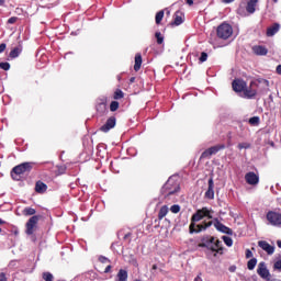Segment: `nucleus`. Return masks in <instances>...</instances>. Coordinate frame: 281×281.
Wrapping results in <instances>:
<instances>
[{
	"mask_svg": "<svg viewBox=\"0 0 281 281\" xmlns=\"http://www.w3.org/2000/svg\"><path fill=\"white\" fill-rule=\"evenodd\" d=\"M257 273L258 276H260V278H263V280L269 279V270L267 269V266L265 265V262H260L257 269Z\"/></svg>",
	"mask_w": 281,
	"mask_h": 281,
	"instance_id": "obj_11",
	"label": "nucleus"
},
{
	"mask_svg": "<svg viewBox=\"0 0 281 281\" xmlns=\"http://www.w3.org/2000/svg\"><path fill=\"white\" fill-rule=\"evenodd\" d=\"M256 265H258V260L256 258L250 259L247 263L249 271H254V269H256Z\"/></svg>",
	"mask_w": 281,
	"mask_h": 281,
	"instance_id": "obj_24",
	"label": "nucleus"
},
{
	"mask_svg": "<svg viewBox=\"0 0 281 281\" xmlns=\"http://www.w3.org/2000/svg\"><path fill=\"white\" fill-rule=\"evenodd\" d=\"M120 109V103L117 101H112L110 104V111H117Z\"/></svg>",
	"mask_w": 281,
	"mask_h": 281,
	"instance_id": "obj_30",
	"label": "nucleus"
},
{
	"mask_svg": "<svg viewBox=\"0 0 281 281\" xmlns=\"http://www.w3.org/2000/svg\"><path fill=\"white\" fill-rule=\"evenodd\" d=\"M130 82H135V77H132V78L130 79Z\"/></svg>",
	"mask_w": 281,
	"mask_h": 281,
	"instance_id": "obj_51",
	"label": "nucleus"
},
{
	"mask_svg": "<svg viewBox=\"0 0 281 281\" xmlns=\"http://www.w3.org/2000/svg\"><path fill=\"white\" fill-rule=\"evenodd\" d=\"M205 198L214 199V179L212 178H210L209 180V188H207V191L205 192Z\"/></svg>",
	"mask_w": 281,
	"mask_h": 281,
	"instance_id": "obj_14",
	"label": "nucleus"
},
{
	"mask_svg": "<svg viewBox=\"0 0 281 281\" xmlns=\"http://www.w3.org/2000/svg\"><path fill=\"white\" fill-rule=\"evenodd\" d=\"M124 98V92L122 90H116L114 93V100H122Z\"/></svg>",
	"mask_w": 281,
	"mask_h": 281,
	"instance_id": "obj_31",
	"label": "nucleus"
},
{
	"mask_svg": "<svg viewBox=\"0 0 281 281\" xmlns=\"http://www.w3.org/2000/svg\"><path fill=\"white\" fill-rule=\"evenodd\" d=\"M246 88H247V82H245V80L236 79V80L233 81V89L237 93H240L241 91H245Z\"/></svg>",
	"mask_w": 281,
	"mask_h": 281,
	"instance_id": "obj_8",
	"label": "nucleus"
},
{
	"mask_svg": "<svg viewBox=\"0 0 281 281\" xmlns=\"http://www.w3.org/2000/svg\"><path fill=\"white\" fill-rule=\"evenodd\" d=\"M246 258H254V252H251L249 249L246 250Z\"/></svg>",
	"mask_w": 281,
	"mask_h": 281,
	"instance_id": "obj_41",
	"label": "nucleus"
},
{
	"mask_svg": "<svg viewBox=\"0 0 281 281\" xmlns=\"http://www.w3.org/2000/svg\"><path fill=\"white\" fill-rule=\"evenodd\" d=\"M223 240L227 247H232L234 245V240L231 237L223 236Z\"/></svg>",
	"mask_w": 281,
	"mask_h": 281,
	"instance_id": "obj_28",
	"label": "nucleus"
},
{
	"mask_svg": "<svg viewBox=\"0 0 281 281\" xmlns=\"http://www.w3.org/2000/svg\"><path fill=\"white\" fill-rule=\"evenodd\" d=\"M245 180L249 186H258L260 178L254 172H248L245 176Z\"/></svg>",
	"mask_w": 281,
	"mask_h": 281,
	"instance_id": "obj_9",
	"label": "nucleus"
},
{
	"mask_svg": "<svg viewBox=\"0 0 281 281\" xmlns=\"http://www.w3.org/2000/svg\"><path fill=\"white\" fill-rule=\"evenodd\" d=\"M207 60V53H202L200 56V63H205Z\"/></svg>",
	"mask_w": 281,
	"mask_h": 281,
	"instance_id": "obj_37",
	"label": "nucleus"
},
{
	"mask_svg": "<svg viewBox=\"0 0 281 281\" xmlns=\"http://www.w3.org/2000/svg\"><path fill=\"white\" fill-rule=\"evenodd\" d=\"M280 31V24H273L267 30V36H276Z\"/></svg>",
	"mask_w": 281,
	"mask_h": 281,
	"instance_id": "obj_19",
	"label": "nucleus"
},
{
	"mask_svg": "<svg viewBox=\"0 0 281 281\" xmlns=\"http://www.w3.org/2000/svg\"><path fill=\"white\" fill-rule=\"evenodd\" d=\"M111 128H115V117L114 116H111L110 119H108L105 124L100 127V131H102V133H109L111 131Z\"/></svg>",
	"mask_w": 281,
	"mask_h": 281,
	"instance_id": "obj_10",
	"label": "nucleus"
},
{
	"mask_svg": "<svg viewBox=\"0 0 281 281\" xmlns=\"http://www.w3.org/2000/svg\"><path fill=\"white\" fill-rule=\"evenodd\" d=\"M266 218L269 223V225H272L273 227H280L281 225V213L269 211L266 215Z\"/></svg>",
	"mask_w": 281,
	"mask_h": 281,
	"instance_id": "obj_4",
	"label": "nucleus"
},
{
	"mask_svg": "<svg viewBox=\"0 0 281 281\" xmlns=\"http://www.w3.org/2000/svg\"><path fill=\"white\" fill-rule=\"evenodd\" d=\"M43 279L45 281H54V274L49 273V272H46V273L43 274Z\"/></svg>",
	"mask_w": 281,
	"mask_h": 281,
	"instance_id": "obj_32",
	"label": "nucleus"
},
{
	"mask_svg": "<svg viewBox=\"0 0 281 281\" xmlns=\"http://www.w3.org/2000/svg\"><path fill=\"white\" fill-rule=\"evenodd\" d=\"M0 281H8V279L5 278V273H0Z\"/></svg>",
	"mask_w": 281,
	"mask_h": 281,
	"instance_id": "obj_42",
	"label": "nucleus"
},
{
	"mask_svg": "<svg viewBox=\"0 0 281 281\" xmlns=\"http://www.w3.org/2000/svg\"><path fill=\"white\" fill-rule=\"evenodd\" d=\"M225 148V145H215L202 153V158L205 159L207 157H212V155H216L218 150H223Z\"/></svg>",
	"mask_w": 281,
	"mask_h": 281,
	"instance_id": "obj_6",
	"label": "nucleus"
},
{
	"mask_svg": "<svg viewBox=\"0 0 281 281\" xmlns=\"http://www.w3.org/2000/svg\"><path fill=\"white\" fill-rule=\"evenodd\" d=\"M30 170H32V164L30 162L18 165L12 169L11 177L14 181H20L21 175H25V172H30Z\"/></svg>",
	"mask_w": 281,
	"mask_h": 281,
	"instance_id": "obj_2",
	"label": "nucleus"
},
{
	"mask_svg": "<svg viewBox=\"0 0 281 281\" xmlns=\"http://www.w3.org/2000/svg\"><path fill=\"white\" fill-rule=\"evenodd\" d=\"M232 34H234V29H232V25L227 23H222L217 27V36L218 38H223V41H227Z\"/></svg>",
	"mask_w": 281,
	"mask_h": 281,
	"instance_id": "obj_3",
	"label": "nucleus"
},
{
	"mask_svg": "<svg viewBox=\"0 0 281 281\" xmlns=\"http://www.w3.org/2000/svg\"><path fill=\"white\" fill-rule=\"evenodd\" d=\"M161 21H164V10L159 11L156 14V24L159 25V23H161Z\"/></svg>",
	"mask_w": 281,
	"mask_h": 281,
	"instance_id": "obj_27",
	"label": "nucleus"
},
{
	"mask_svg": "<svg viewBox=\"0 0 281 281\" xmlns=\"http://www.w3.org/2000/svg\"><path fill=\"white\" fill-rule=\"evenodd\" d=\"M200 247H205V244H201Z\"/></svg>",
	"mask_w": 281,
	"mask_h": 281,
	"instance_id": "obj_55",
	"label": "nucleus"
},
{
	"mask_svg": "<svg viewBox=\"0 0 281 281\" xmlns=\"http://www.w3.org/2000/svg\"><path fill=\"white\" fill-rule=\"evenodd\" d=\"M126 280H128V272L124 269L119 270L115 281H126Z\"/></svg>",
	"mask_w": 281,
	"mask_h": 281,
	"instance_id": "obj_18",
	"label": "nucleus"
},
{
	"mask_svg": "<svg viewBox=\"0 0 281 281\" xmlns=\"http://www.w3.org/2000/svg\"><path fill=\"white\" fill-rule=\"evenodd\" d=\"M99 260H100L103 265H106V262H110L109 258L103 257V256L99 257Z\"/></svg>",
	"mask_w": 281,
	"mask_h": 281,
	"instance_id": "obj_38",
	"label": "nucleus"
},
{
	"mask_svg": "<svg viewBox=\"0 0 281 281\" xmlns=\"http://www.w3.org/2000/svg\"><path fill=\"white\" fill-rule=\"evenodd\" d=\"M38 223V216L34 215L32 216L29 222L26 223V234L29 236H32V234H34V227H36Z\"/></svg>",
	"mask_w": 281,
	"mask_h": 281,
	"instance_id": "obj_7",
	"label": "nucleus"
},
{
	"mask_svg": "<svg viewBox=\"0 0 281 281\" xmlns=\"http://www.w3.org/2000/svg\"><path fill=\"white\" fill-rule=\"evenodd\" d=\"M139 69H142V55L137 54L135 56L134 71H139Z\"/></svg>",
	"mask_w": 281,
	"mask_h": 281,
	"instance_id": "obj_21",
	"label": "nucleus"
},
{
	"mask_svg": "<svg viewBox=\"0 0 281 281\" xmlns=\"http://www.w3.org/2000/svg\"><path fill=\"white\" fill-rule=\"evenodd\" d=\"M203 218H214V211L207 207H202L198 210L191 217V224L189 226L190 234H200V232H205L207 227H212L214 222H203L202 224H196L199 221H203Z\"/></svg>",
	"mask_w": 281,
	"mask_h": 281,
	"instance_id": "obj_1",
	"label": "nucleus"
},
{
	"mask_svg": "<svg viewBox=\"0 0 281 281\" xmlns=\"http://www.w3.org/2000/svg\"><path fill=\"white\" fill-rule=\"evenodd\" d=\"M196 280H199V277H198V278H195V281H196Z\"/></svg>",
	"mask_w": 281,
	"mask_h": 281,
	"instance_id": "obj_57",
	"label": "nucleus"
},
{
	"mask_svg": "<svg viewBox=\"0 0 281 281\" xmlns=\"http://www.w3.org/2000/svg\"><path fill=\"white\" fill-rule=\"evenodd\" d=\"M153 269H154V270L157 269V265H154V266H153Z\"/></svg>",
	"mask_w": 281,
	"mask_h": 281,
	"instance_id": "obj_54",
	"label": "nucleus"
},
{
	"mask_svg": "<svg viewBox=\"0 0 281 281\" xmlns=\"http://www.w3.org/2000/svg\"><path fill=\"white\" fill-rule=\"evenodd\" d=\"M235 0H222L223 3H234Z\"/></svg>",
	"mask_w": 281,
	"mask_h": 281,
	"instance_id": "obj_47",
	"label": "nucleus"
},
{
	"mask_svg": "<svg viewBox=\"0 0 281 281\" xmlns=\"http://www.w3.org/2000/svg\"><path fill=\"white\" fill-rule=\"evenodd\" d=\"M168 186H170V181L167 182L166 188H168Z\"/></svg>",
	"mask_w": 281,
	"mask_h": 281,
	"instance_id": "obj_53",
	"label": "nucleus"
},
{
	"mask_svg": "<svg viewBox=\"0 0 281 281\" xmlns=\"http://www.w3.org/2000/svg\"><path fill=\"white\" fill-rule=\"evenodd\" d=\"M168 214V206H161L158 213V218L161 221Z\"/></svg>",
	"mask_w": 281,
	"mask_h": 281,
	"instance_id": "obj_23",
	"label": "nucleus"
},
{
	"mask_svg": "<svg viewBox=\"0 0 281 281\" xmlns=\"http://www.w3.org/2000/svg\"><path fill=\"white\" fill-rule=\"evenodd\" d=\"M176 192H179V186H176L175 190L169 191L168 194H175Z\"/></svg>",
	"mask_w": 281,
	"mask_h": 281,
	"instance_id": "obj_43",
	"label": "nucleus"
},
{
	"mask_svg": "<svg viewBox=\"0 0 281 281\" xmlns=\"http://www.w3.org/2000/svg\"><path fill=\"white\" fill-rule=\"evenodd\" d=\"M15 21H19V18L12 16V18H10V19L8 20V23L14 24Z\"/></svg>",
	"mask_w": 281,
	"mask_h": 281,
	"instance_id": "obj_40",
	"label": "nucleus"
},
{
	"mask_svg": "<svg viewBox=\"0 0 281 281\" xmlns=\"http://www.w3.org/2000/svg\"><path fill=\"white\" fill-rule=\"evenodd\" d=\"M238 148H239V150H243L244 148L247 149V148H249V144L248 143H239Z\"/></svg>",
	"mask_w": 281,
	"mask_h": 281,
	"instance_id": "obj_36",
	"label": "nucleus"
},
{
	"mask_svg": "<svg viewBox=\"0 0 281 281\" xmlns=\"http://www.w3.org/2000/svg\"><path fill=\"white\" fill-rule=\"evenodd\" d=\"M0 69H3L4 71L10 70V63H0Z\"/></svg>",
	"mask_w": 281,
	"mask_h": 281,
	"instance_id": "obj_34",
	"label": "nucleus"
},
{
	"mask_svg": "<svg viewBox=\"0 0 281 281\" xmlns=\"http://www.w3.org/2000/svg\"><path fill=\"white\" fill-rule=\"evenodd\" d=\"M209 247L212 249V251H218V249H221V240L211 237Z\"/></svg>",
	"mask_w": 281,
	"mask_h": 281,
	"instance_id": "obj_16",
	"label": "nucleus"
},
{
	"mask_svg": "<svg viewBox=\"0 0 281 281\" xmlns=\"http://www.w3.org/2000/svg\"><path fill=\"white\" fill-rule=\"evenodd\" d=\"M22 48L15 47L10 52V58H19V55L21 54Z\"/></svg>",
	"mask_w": 281,
	"mask_h": 281,
	"instance_id": "obj_22",
	"label": "nucleus"
},
{
	"mask_svg": "<svg viewBox=\"0 0 281 281\" xmlns=\"http://www.w3.org/2000/svg\"><path fill=\"white\" fill-rule=\"evenodd\" d=\"M277 74H279V76H281V65L277 66Z\"/></svg>",
	"mask_w": 281,
	"mask_h": 281,
	"instance_id": "obj_46",
	"label": "nucleus"
},
{
	"mask_svg": "<svg viewBox=\"0 0 281 281\" xmlns=\"http://www.w3.org/2000/svg\"><path fill=\"white\" fill-rule=\"evenodd\" d=\"M274 1V3H278V0H273Z\"/></svg>",
	"mask_w": 281,
	"mask_h": 281,
	"instance_id": "obj_56",
	"label": "nucleus"
},
{
	"mask_svg": "<svg viewBox=\"0 0 281 281\" xmlns=\"http://www.w3.org/2000/svg\"><path fill=\"white\" fill-rule=\"evenodd\" d=\"M156 38H157V43L158 45H161L164 43V36H161V34L159 32H157L155 34Z\"/></svg>",
	"mask_w": 281,
	"mask_h": 281,
	"instance_id": "obj_33",
	"label": "nucleus"
},
{
	"mask_svg": "<svg viewBox=\"0 0 281 281\" xmlns=\"http://www.w3.org/2000/svg\"><path fill=\"white\" fill-rule=\"evenodd\" d=\"M274 269H277L278 271H281V260H278V261L274 263Z\"/></svg>",
	"mask_w": 281,
	"mask_h": 281,
	"instance_id": "obj_39",
	"label": "nucleus"
},
{
	"mask_svg": "<svg viewBox=\"0 0 281 281\" xmlns=\"http://www.w3.org/2000/svg\"><path fill=\"white\" fill-rule=\"evenodd\" d=\"M35 190H36V192H40V194H42L43 192H46V191H47V184H45V183L38 181V182H36V184H35Z\"/></svg>",
	"mask_w": 281,
	"mask_h": 281,
	"instance_id": "obj_20",
	"label": "nucleus"
},
{
	"mask_svg": "<svg viewBox=\"0 0 281 281\" xmlns=\"http://www.w3.org/2000/svg\"><path fill=\"white\" fill-rule=\"evenodd\" d=\"M181 23H183V18H181V15H179V12H177L175 18V25H181Z\"/></svg>",
	"mask_w": 281,
	"mask_h": 281,
	"instance_id": "obj_29",
	"label": "nucleus"
},
{
	"mask_svg": "<svg viewBox=\"0 0 281 281\" xmlns=\"http://www.w3.org/2000/svg\"><path fill=\"white\" fill-rule=\"evenodd\" d=\"M252 52L254 54H256V56H267V54L269 53V50L265 46H254Z\"/></svg>",
	"mask_w": 281,
	"mask_h": 281,
	"instance_id": "obj_15",
	"label": "nucleus"
},
{
	"mask_svg": "<svg viewBox=\"0 0 281 281\" xmlns=\"http://www.w3.org/2000/svg\"><path fill=\"white\" fill-rule=\"evenodd\" d=\"M214 227L217 229V232H222V234H228V236H232L234 234V231L232 228L225 226L223 223L218 221V218H214L212 221Z\"/></svg>",
	"mask_w": 281,
	"mask_h": 281,
	"instance_id": "obj_5",
	"label": "nucleus"
},
{
	"mask_svg": "<svg viewBox=\"0 0 281 281\" xmlns=\"http://www.w3.org/2000/svg\"><path fill=\"white\" fill-rule=\"evenodd\" d=\"M5 3V0H0V5H3Z\"/></svg>",
	"mask_w": 281,
	"mask_h": 281,
	"instance_id": "obj_52",
	"label": "nucleus"
},
{
	"mask_svg": "<svg viewBox=\"0 0 281 281\" xmlns=\"http://www.w3.org/2000/svg\"><path fill=\"white\" fill-rule=\"evenodd\" d=\"M258 4V0H250L247 3L246 11L248 14H254L256 12V5Z\"/></svg>",
	"mask_w": 281,
	"mask_h": 281,
	"instance_id": "obj_17",
	"label": "nucleus"
},
{
	"mask_svg": "<svg viewBox=\"0 0 281 281\" xmlns=\"http://www.w3.org/2000/svg\"><path fill=\"white\" fill-rule=\"evenodd\" d=\"M4 224H5V222L0 218V225H4ZM0 233H1V228H0Z\"/></svg>",
	"mask_w": 281,
	"mask_h": 281,
	"instance_id": "obj_49",
	"label": "nucleus"
},
{
	"mask_svg": "<svg viewBox=\"0 0 281 281\" xmlns=\"http://www.w3.org/2000/svg\"><path fill=\"white\" fill-rule=\"evenodd\" d=\"M23 214H24V216H34V214H36V210H34L32 207H25L23 210Z\"/></svg>",
	"mask_w": 281,
	"mask_h": 281,
	"instance_id": "obj_25",
	"label": "nucleus"
},
{
	"mask_svg": "<svg viewBox=\"0 0 281 281\" xmlns=\"http://www.w3.org/2000/svg\"><path fill=\"white\" fill-rule=\"evenodd\" d=\"M111 271V265L106 266L104 273H109Z\"/></svg>",
	"mask_w": 281,
	"mask_h": 281,
	"instance_id": "obj_45",
	"label": "nucleus"
},
{
	"mask_svg": "<svg viewBox=\"0 0 281 281\" xmlns=\"http://www.w3.org/2000/svg\"><path fill=\"white\" fill-rule=\"evenodd\" d=\"M170 210L172 214H179V212L181 211V207L179 205H172Z\"/></svg>",
	"mask_w": 281,
	"mask_h": 281,
	"instance_id": "obj_35",
	"label": "nucleus"
},
{
	"mask_svg": "<svg viewBox=\"0 0 281 281\" xmlns=\"http://www.w3.org/2000/svg\"><path fill=\"white\" fill-rule=\"evenodd\" d=\"M277 245H278L279 249H281V240H278Z\"/></svg>",
	"mask_w": 281,
	"mask_h": 281,
	"instance_id": "obj_50",
	"label": "nucleus"
},
{
	"mask_svg": "<svg viewBox=\"0 0 281 281\" xmlns=\"http://www.w3.org/2000/svg\"><path fill=\"white\" fill-rule=\"evenodd\" d=\"M5 52V44L0 45V54H3Z\"/></svg>",
	"mask_w": 281,
	"mask_h": 281,
	"instance_id": "obj_44",
	"label": "nucleus"
},
{
	"mask_svg": "<svg viewBox=\"0 0 281 281\" xmlns=\"http://www.w3.org/2000/svg\"><path fill=\"white\" fill-rule=\"evenodd\" d=\"M188 5H193L194 1L193 0H187Z\"/></svg>",
	"mask_w": 281,
	"mask_h": 281,
	"instance_id": "obj_48",
	"label": "nucleus"
},
{
	"mask_svg": "<svg viewBox=\"0 0 281 281\" xmlns=\"http://www.w3.org/2000/svg\"><path fill=\"white\" fill-rule=\"evenodd\" d=\"M254 87H256V83L255 82H251L250 83V88H245L244 89V95L246 97V98H254L255 95H256V93H257V91L254 89Z\"/></svg>",
	"mask_w": 281,
	"mask_h": 281,
	"instance_id": "obj_13",
	"label": "nucleus"
},
{
	"mask_svg": "<svg viewBox=\"0 0 281 281\" xmlns=\"http://www.w3.org/2000/svg\"><path fill=\"white\" fill-rule=\"evenodd\" d=\"M258 245L261 249H263V251H266L269 256H271L273 254V251H276V248L273 246H271L269 243H267L266 240H260L258 241Z\"/></svg>",
	"mask_w": 281,
	"mask_h": 281,
	"instance_id": "obj_12",
	"label": "nucleus"
},
{
	"mask_svg": "<svg viewBox=\"0 0 281 281\" xmlns=\"http://www.w3.org/2000/svg\"><path fill=\"white\" fill-rule=\"evenodd\" d=\"M249 124H251V126H258V124H260V117H258V116L250 117Z\"/></svg>",
	"mask_w": 281,
	"mask_h": 281,
	"instance_id": "obj_26",
	"label": "nucleus"
}]
</instances>
